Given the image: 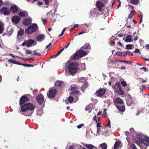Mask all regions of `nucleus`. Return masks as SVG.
<instances>
[{
  "label": "nucleus",
  "instance_id": "f257e3e1",
  "mask_svg": "<svg viewBox=\"0 0 149 149\" xmlns=\"http://www.w3.org/2000/svg\"><path fill=\"white\" fill-rule=\"evenodd\" d=\"M79 65L76 62L69 63L68 61L65 64V68L66 70H68L69 72L73 75L78 71Z\"/></svg>",
  "mask_w": 149,
  "mask_h": 149
},
{
  "label": "nucleus",
  "instance_id": "f03ea898",
  "mask_svg": "<svg viewBox=\"0 0 149 149\" xmlns=\"http://www.w3.org/2000/svg\"><path fill=\"white\" fill-rule=\"evenodd\" d=\"M87 54V52L83 50V49H80L77 50L71 57V59L72 60H77L79 58H81Z\"/></svg>",
  "mask_w": 149,
  "mask_h": 149
},
{
  "label": "nucleus",
  "instance_id": "7ed1b4c3",
  "mask_svg": "<svg viewBox=\"0 0 149 149\" xmlns=\"http://www.w3.org/2000/svg\"><path fill=\"white\" fill-rule=\"evenodd\" d=\"M35 108V106L32 103H28L24 104L22 105L21 108L22 111L26 112L28 110L33 111Z\"/></svg>",
  "mask_w": 149,
  "mask_h": 149
},
{
  "label": "nucleus",
  "instance_id": "20e7f679",
  "mask_svg": "<svg viewBox=\"0 0 149 149\" xmlns=\"http://www.w3.org/2000/svg\"><path fill=\"white\" fill-rule=\"evenodd\" d=\"M37 28L38 26L36 24H33L25 29V33L27 34H31L33 32L36 31Z\"/></svg>",
  "mask_w": 149,
  "mask_h": 149
},
{
  "label": "nucleus",
  "instance_id": "39448f33",
  "mask_svg": "<svg viewBox=\"0 0 149 149\" xmlns=\"http://www.w3.org/2000/svg\"><path fill=\"white\" fill-rule=\"evenodd\" d=\"M57 93V91L56 89L52 88L47 92V95L49 98L53 99L56 96Z\"/></svg>",
  "mask_w": 149,
  "mask_h": 149
},
{
  "label": "nucleus",
  "instance_id": "423d86ee",
  "mask_svg": "<svg viewBox=\"0 0 149 149\" xmlns=\"http://www.w3.org/2000/svg\"><path fill=\"white\" fill-rule=\"evenodd\" d=\"M106 91V89L104 88H100L96 91L94 94L97 97H102L104 95Z\"/></svg>",
  "mask_w": 149,
  "mask_h": 149
},
{
  "label": "nucleus",
  "instance_id": "0eeeda50",
  "mask_svg": "<svg viewBox=\"0 0 149 149\" xmlns=\"http://www.w3.org/2000/svg\"><path fill=\"white\" fill-rule=\"evenodd\" d=\"M114 89L115 91L118 94L122 95L124 94L120 83L117 82L116 83L114 86Z\"/></svg>",
  "mask_w": 149,
  "mask_h": 149
},
{
  "label": "nucleus",
  "instance_id": "6e6552de",
  "mask_svg": "<svg viewBox=\"0 0 149 149\" xmlns=\"http://www.w3.org/2000/svg\"><path fill=\"white\" fill-rule=\"evenodd\" d=\"M8 62H9L10 63H13L14 64H16L20 65H22L25 66V67H33L34 66V65H31V64H25L22 63H20L19 62L14 61V60H13L11 59H8Z\"/></svg>",
  "mask_w": 149,
  "mask_h": 149
},
{
  "label": "nucleus",
  "instance_id": "1a4fd4ad",
  "mask_svg": "<svg viewBox=\"0 0 149 149\" xmlns=\"http://www.w3.org/2000/svg\"><path fill=\"white\" fill-rule=\"evenodd\" d=\"M36 100L40 104H42L44 100V98L41 94L39 93L36 97Z\"/></svg>",
  "mask_w": 149,
  "mask_h": 149
},
{
  "label": "nucleus",
  "instance_id": "9d476101",
  "mask_svg": "<svg viewBox=\"0 0 149 149\" xmlns=\"http://www.w3.org/2000/svg\"><path fill=\"white\" fill-rule=\"evenodd\" d=\"M0 13H3L4 15H10V12L8 8L3 7L0 10Z\"/></svg>",
  "mask_w": 149,
  "mask_h": 149
},
{
  "label": "nucleus",
  "instance_id": "9b49d317",
  "mask_svg": "<svg viewBox=\"0 0 149 149\" xmlns=\"http://www.w3.org/2000/svg\"><path fill=\"white\" fill-rule=\"evenodd\" d=\"M29 99L25 95H23L21 97L19 101V104L20 105L24 103L25 102L29 101Z\"/></svg>",
  "mask_w": 149,
  "mask_h": 149
},
{
  "label": "nucleus",
  "instance_id": "f8f14e48",
  "mask_svg": "<svg viewBox=\"0 0 149 149\" xmlns=\"http://www.w3.org/2000/svg\"><path fill=\"white\" fill-rule=\"evenodd\" d=\"M96 6L100 11H102L104 8V4L100 1H97L96 3Z\"/></svg>",
  "mask_w": 149,
  "mask_h": 149
},
{
  "label": "nucleus",
  "instance_id": "ddd939ff",
  "mask_svg": "<svg viewBox=\"0 0 149 149\" xmlns=\"http://www.w3.org/2000/svg\"><path fill=\"white\" fill-rule=\"evenodd\" d=\"M71 95L72 96H74V98L77 100L78 99V95H80L81 93L80 92L77 90L74 91L72 92L71 93Z\"/></svg>",
  "mask_w": 149,
  "mask_h": 149
},
{
  "label": "nucleus",
  "instance_id": "4468645a",
  "mask_svg": "<svg viewBox=\"0 0 149 149\" xmlns=\"http://www.w3.org/2000/svg\"><path fill=\"white\" fill-rule=\"evenodd\" d=\"M123 100L119 97L116 98L114 100V103L116 106L117 105L123 104Z\"/></svg>",
  "mask_w": 149,
  "mask_h": 149
},
{
  "label": "nucleus",
  "instance_id": "2eb2a0df",
  "mask_svg": "<svg viewBox=\"0 0 149 149\" xmlns=\"http://www.w3.org/2000/svg\"><path fill=\"white\" fill-rule=\"evenodd\" d=\"M19 10V7L16 5L11 6L10 9V11L13 13H17Z\"/></svg>",
  "mask_w": 149,
  "mask_h": 149
},
{
  "label": "nucleus",
  "instance_id": "dca6fc26",
  "mask_svg": "<svg viewBox=\"0 0 149 149\" xmlns=\"http://www.w3.org/2000/svg\"><path fill=\"white\" fill-rule=\"evenodd\" d=\"M20 18L17 16H13L12 18V21L14 24H17L20 21Z\"/></svg>",
  "mask_w": 149,
  "mask_h": 149
},
{
  "label": "nucleus",
  "instance_id": "f3484780",
  "mask_svg": "<svg viewBox=\"0 0 149 149\" xmlns=\"http://www.w3.org/2000/svg\"><path fill=\"white\" fill-rule=\"evenodd\" d=\"M35 43L34 45H36V42H35V41L32 39H29L28 40H26V46L27 47H29L31 46L32 45L34 44Z\"/></svg>",
  "mask_w": 149,
  "mask_h": 149
},
{
  "label": "nucleus",
  "instance_id": "a211bd4d",
  "mask_svg": "<svg viewBox=\"0 0 149 149\" xmlns=\"http://www.w3.org/2000/svg\"><path fill=\"white\" fill-rule=\"evenodd\" d=\"M116 107L121 112H123L125 110V105L123 104L120 105H117Z\"/></svg>",
  "mask_w": 149,
  "mask_h": 149
},
{
  "label": "nucleus",
  "instance_id": "6ab92c4d",
  "mask_svg": "<svg viewBox=\"0 0 149 149\" xmlns=\"http://www.w3.org/2000/svg\"><path fill=\"white\" fill-rule=\"evenodd\" d=\"M145 138L146 139H141V142L146 145L149 146V138L147 136Z\"/></svg>",
  "mask_w": 149,
  "mask_h": 149
},
{
  "label": "nucleus",
  "instance_id": "aec40b11",
  "mask_svg": "<svg viewBox=\"0 0 149 149\" xmlns=\"http://www.w3.org/2000/svg\"><path fill=\"white\" fill-rule=\"evenodd\" d=\"M98 10L97 8H94L93 10L91 11L90 13L92 17H95V15H97L99 14V13H97Z\"/></svg>",
  "mask_w": 149,
  "mask_h": 149
},
{
  "label": "nucleus",
  "instance_id": "412c9836",
  "mask_svg": "<svg viewBox=\"0 0 149 149\" xmlns=\"http://www.w3.org/2000/svg\"><path fill=\"white\" fill-rule=\"evenodd\" d=\"M63 83V82L61 81H58L55 82V85L58 88L60 89L61 88L62 85V84Z\"/></svg>",
  "mask_w": 149,
  "mask_h": 149
},
{
  "label": "nucleus",
  "instance_id": "4be33fe9",
  "mask_svg": "<svg viewBox=\"0 0 149 149\" xmlns=\"http://www.w3.org/2000/svg\"><path fill=\"white\" fill-rule=\"evenodd\" d=\"M45 36L43 34H41L36 37V40L39 42H41L44 40L45 38Z\"/></svg>",
  "mask_w": 149,
  "mask_h": 149
},
{
  "label": "nucleus",
  "instance_id": "5701e85b",
  "mask_svg": "<svg viewBox=\"0 0 149 149\" xmlns=\"http://www.w3.org/2000/svg\"><path fill=\"white\" fill-rule=\"evenodd\" d=\"M4 25L0 21V34H2L4 30Z\"/></svg>",
  "mask_w": 149,
  "mask_h": 149
},
{
  "label": "nucleus",
  "instance_id": "b1692460",
  "mask_svg": "<svg viewBox=\"0 0 149 149\" xmlns=\"http://www.w3.org/2000/svg\"><path fill=\"white\" fill-rule=\"evenodd\" d=\"M31 23V21L29 19H25L23 21L24 25L26 26H28L30 25Z\"/></svg>",
  "mask_w": 149,
  "mask_h": 149
},
{
  "label": "nucleus",
  "instance_id": "393cba45",
  "mask_svg": "<svg viewBox=\"0 0 149 149\" xmlns=\"http://www.w3.org/2000/svg\"><path fill=\"white\" fill-rule=\"evenodd\" d=\"M74 100V98L72 96L69 97L68 99L67 100L65 101L67 104H69V103H72Z\"/></svg>",
  "mask_w": 149,
  "mask_h": 149
},
{
  "label": "nucleus",
  "instance_id": "a878e982",
  "mask_svg": "<svg viewBox=\"0 0 149 149\" xmlns=\"http://www.w3.org/2000/svg\"><path fill=\"white\" fill-rule=\"evenodd\" d=\"M133 102V100L132 98L131 97H129L127 101V105L129 106H131Z\"/></svg>",
  "mask_w": 149,
  "mask_h": 149
},
{
  "label": "nucleus",
  "instance_id": "bb28decb",
  "mask_svg": "<svg viewBox=\"0 0 149 149\" xmlns=\"http://www.w3.org/2000/svg\"><path fill=\"white\" fill-rule=\"evenodd\" d=\"M121 143L120 141H117L115 143L114 145V149H117V148L119 146Z\"/></svg>",
  "mask_w": 149,
  "mask_h": 149
},
{
  "label": "nucleus",
  "instance_id": "cd10ccee",
  "mask_svg": "<svg viewBox=\"0 0 149 149\" xmlns=\"http://www.w3.org/2000/svg\"><path fill=\"white\" fill-rule=\"evenodd\" d=\"M85 146L88 149H92L93 148H97V147L93 146V145L92 144H85Z\"/></svg>",
  "mask_w": 149,
  "mask_h": 149
},
{
  "label": "nucleus",
  "instance_id": "c85d7f7f",
  "mask_svg": "<svg viewBox=\"0 0 149 149\" xmlns=\"http://www.w3.org/2000/svg\"><path fill=\"white\" fill-rule=\"evenodd\" d=\"M81 48L83 49H91V46L88 43L87 44L85 45H84V46H83Z\"/></svg>",
  "mask_w": 149,
  "mask_h": 149
},
{
  "label": "nucleus",
  "instance_id": "c756f323",
  "mask_svg": "<svg viewBox=\"0 0 149 149\" xmlns=\"http://www.w3.org/2000/svg\"><path fill=\"white\" fill-rule=\"evenodd\" d=\"M135 12L134 10H132L130 14L129 15L128 18L129 19H131L132 18V17L134 15V13Z\"/></svg>",
  "mask_w": 149,
  "mask_h": 149
},
{
  "label": "nucleus",
  "instance_id": "7c9ffc66",
  "mask_svg": "<svg viewBox=\"0 0 149 149\" xmlns=\"http://www.w3.org/2000/svg\"><path fill=\"white\" fill-rule=\"evenodd\" d=\"M78 87L77 85L74 84H72L71 86V90L72 91L74 90H76L77 89Z\"/></svg>",
  "mask_w": 149,
  "mask_h": 149
},
{
  "label": "nucleus",
  "instance_id": "2f4dec72",
  "mask_svg": "<svg viewBox=\"0 0 149 149\" xmlns=\"http://www.w3.org/2000/svg\"><path fill=\"white\" fill-rule=\"evenodd\" d=\"M24 29H20L18 33V35L22 36L24 34Z\"/></svg>",
  "mask_w": 149,
  "mask_h": 149
},
{
  "label": "nucleus",
  "instance_id": "473e14b6",
  "mask_svg": "<svg viewBox=\"0 0 149 149\" xmlns=\"http://www.w3.org/2000/svg\"><path fill=\"white\" fill-rule=\"evenodd\" d=\"M132 40L131 39V37L130 35H128L127 36L125 40V41L126 42H132Z\"/></svg>",
  "mask_w": 149,
  "mask_h": 149
},
{
  "label": "nucleus",
  "instance_id": "72a5a7b5",
  "mask_svg": "<svg viewBox=\"0 0 149 149\" xmlns=\"http://www.w3.org/2000/svg\"><path fill=\"white\" fill-rule=\"evenodd\" d=\"M100 146L102 147V149H106L107 147V144L105 143L100 144Z\"/></svg>",
  "mask_w": 149,
  "mask_h": 149
},
{
  "label": "nucleus",
  "instance_id": "f704fd0d",
  "mask_svg": "<svg viewBox=\"0 0 149 149\" xmlns=\"http://www.w3.org/2000/svg\"><path fill=\"white\" fill-rule=\"evenodd\" d=\"M117 40H118L117 38L113 39L112 41L110 42V44L112 46H113V45H115L116 41Z\"/></svg>",
  "mask_w": 149,
  "mask_h": 149
},
{
  "label": "nucleus",
  "instance_id": "c9c22d12",
  "mask_svg": "<svg viewBox=\"0 0 149 149\" xmlns=\"http://www.w3.org/2000/svg\"><path fill=\"white\" fill-rule=\"evenodd\" d=\"M130 2L132 4L137 5L138 4L139 1L138 0H131Z\"/></svg>",
  "mask_w": 149,
  "mask_h": 149
},
{
  "label": "nucleus",
  "instance_id": "e433bc0d",
  "mask_svg": "<svg viewBox=\"0 0 149 149\" xmlns=\"http://www.w3.org/2000/svg\"><path fill=\"white\" fill-rule=\"evenodd\" d=\"M13 30L12 29H11L7 33V35L9 36H10L13 33Z\"/></svg>",
  "mask_w": 149,
  "mask_h": 149
},
{
  "label": "nucleus",
  "instance_id": "4c0bfd02",
  "mask_svg": "<svg viewBox=\"0 0 149 149\" xmlns=\"http://www.w3.org/2000/svg\"><path fill=\"white\" fill-rule=\"evenodd\" d=\"M26 13L23 12H20L19 13H18L19 15L21 17H24L25 16Z\"/></svg>",
  "mask_w": 149,
  "mask_h": 149
},
{
  "label": "nucleus",
  "instance_id": "58836bf2",
  "mask_svg": "<svg viewBox=\"0 0 149 149\" xmlns=\"http://www.w3.org/2000/svg\"><path fill=\"white\" fill-rule=\"evenodd\" d=\"M126 48L127 49H131L132 48V45H127L126 46Z\"/></svg>",
  "mask_w": 149,
  "mask_h": 149
},
{
  "label": "nucleus",
  "instance_id": "ea45409f",
  "mask_svg": "<svg viewBox=\"0 0 149 149\" xmlns=\"http://www.w3.org/2000/svg\"><path fill=\"white\" fill-rule=\"evenodd\" d=\"M64 49V48H63L61 50H60L55 55V56H58L62 52Z\"/></svg>",
  "mask_w": 149,
  "mask_h": 149
},
{
  "label": "nucleus",
  "instance_id": "a19ab883",
  "mask_svg": "<svg viewBox=\"0 0 149 149\" xmlns=\"http://www.w3.org/2000/svg\"><path fill=\"white\" fill-rule=\"evenodd\" d=\"M122 85L125 87L127 86V83L125 81H122L121 83Z\"/></svg>",
  "mask_w": 149,
  "mask_h": 149
},
{
  "label": "nucleus",
  "instance_id": "79ce46f5",
  "mask_svg": "<svg viewBox=\"0 0 149 149\" xmlns=\"http://www.w3.org/2000/svg\"><path fill=\"white\" fill-rule=\"evenodd\" d=\"M106 109H104L103 111V115L104 118L107 117V113H106Z\"/></svg>",
  "mask_w": 149,
  "mask_h": 149
},
{
  "label": "nucleus",
  "instance_id": "37998d69",
  "mask_svg": "<svg viewBox=\"0 0 149 149\" xmlns=\"http://www.w3.org/2000/svg\"><path fill=\"white\" fill-rule=\"evenodd\" d=\"M88 86V83L86 82L82 85V87L83 88H86Z\"/></svg>",
  "mask_w": 149,
  "mask_h": 149
},
{
  "label": "nucleus",
  "instance_id": "c03bdc74",
  "mask_svg": "<svg viewBox=\"0 0 149 149\" xmlns=\"http://www.w3.org/2000/svg\"><path fill=\"white\" fill-rule=\"evenodd\" d=\"M116 54L117 56H122L123 52H118L116 53Z\"/></svg>",
  "mask_w": 149,
  "mask_h": 149
},
{
  "label": "nucleus",
  "instance_id": "a18cd8bd",
  "mask_svg": "<svg viewBox=\"0 0 149 149\" xmlns=\"http://www.w3.org/2000/svg\"><path fill=\"white\" fill-rule=\"evenodd\" d=\"M36 4L38 6H41L43 5V3L42 1H38L36 2Z\"/></svg>",
  "mask_w": 149,
  "mask_h": 149
},
{
  "label": "nucleus",
  "instance_id": "49530a36",
  "mask_svg": "<svg viewBox=\"0 0 149 149\" xmlns=\"http://www.w3.org/2000/svg\"><path fill=\"white\" fill-rule=\"evenodd\" d=\"M131 147L132 149H137L136 148V146L133 143L131 145Z\"/></svg>",
  "mask_w": 149,
  "mask_h": 149
},
{
  "label": "nucleus",
  "instance_id": "de8ad7c7",
  "mask_svg": "<svg viewBox=\"0 0 149 149\" xmlns=\"http://www.w3.org/2000/svg\"><path fill=\"white\" fill-rule=\"evenodd\" d=\"M127 55H128L130 56H133V54L132 52H130V51H127Z\"/></svg>",
  "mask_w": 149,
  "mask_h": 149
},
{
  "label": "nucleus",
  "instance_id": "09e8293b",
  "mask_svg": "<svg viewBox=\"0 0 149 149\" xmlns=\"http://www.w3.org/2000/svg\"><path fill=\"white\" fill-rule=\"evenodd\" d=\"M127 54V51L126 52H123V55L122 56L125 57L126 56Z\"/></svg>",
  "mask_w": 149,
  "mask_h": 149
},
{
  "label": "nucleus",
  "instance_id": "8fccbe9b",
  "mask_svg": "<svg viewBox=\"0 0 149 149\" xmlns=\"http://www.w3.org/2000/svg\"><path fill=\"white\" fill-rule=\"evenodd\" d=\"M45 1V4L47 5H49V0H43Z\"/></svg>",
  "mask_w": 149,
  "mask_h": 149
},
{
  "label": "nucleus",
  "instance_id": "3c124183",
  "mask_svg": "<svg viewBox=\"0 0 149 149\" xmlns=\"http://www.w3.org/2000/svg\"><path fill=\"white\" fill-rule=\"evenodd\" d=\"M32 54L34 55H38V56H41V55L40 53H37L36 52L33 53Z\"/></svg>",
  "mask_w": 149,
  "mask_h": 149
},
{
  "label": "nucleus",
  "instance_id": "603ef678",
  "mask_svg": "<svg viewBox=\"0 0 149 149\" xmlns=\"http://www.w3.org/2000/svg\"><path fill=\"white\" fill-rule=\"evenodd\" d=\"M26 54H27L28 53L29 54H31L32 53V51L30 50H26Z\"/></svg>",
  "mask_w": 149,
  "mask_h": 149
},
{
  "label": "nucleus",
  "instance_id": "864d4df0",
  "mask_svg": "<svg viewBox=\"0 0 149 149\" xmlns=\"http://www.w3.org/2000/svg\"><path fill=\"white\" fill-rule=\"evenodd\" d=\"M9 56H11L13 58H16L18 57L17 56H14V55L13 54H9Z\"/></svg>",
  "mask_w": 149,
  "mask_h": 149
},
{
  "label": "nucleus",
  "instance_id": "5fc2aeb1",
  "mask_svg": "<svg viewBox=\"0 0 149 149\" xmlns=\"http://www.w3.org/2000/svg\"><path fill=\"white\" fill-rule=\"evenodd\" d=\"M124 63H125L130 64L132 63V62H130L128 61H124Z\"/></svg>",
  "mask_w": 149,
  "mask_h": 149
},
{
  "label": "nucleus",
  "instance_id": "6e6d98bb",
  "mask_svg": "<svg viewBox=\"0 0 149 149\" xmlns=\"http://www.w3.org/2000/svg\"><path fill=\"white\" fill-rule=\"evenodd\" d=\"M84 125V124H81L79 125H78L77 126V127L78 128H81L82 126H83Z\"/></svg>",
  "mask_w": 149,
  "mask_h": 149
},
{
  "label": "nucleus",
  "instance_id": "4d7b16f0",
  "mask_svg": "<svg viewBox=\"0 0 149 149\" xmlns=\"http://www.w3.org/2000/svg\"><path fill=\"white\" fill-rule=\"evenodd\" d=\"M134 53H140V50L138 49H136L133 52Z\"/></svg>",
  "mask_w": 149,
  "mask_h": 149
},
{
  "label": "nucleus",
  "instance_id": "13d9d810",
  "mask_svg": "<svg viewBox=\"0 0 149 149\" xmlns=\"http://www.w3.org/2000/svg\"><path fill=\"white\" fill-rule=\"evenodd\" d=\"M26 46V40H25L24 42L22 44V46H24L25 45Z\"/></svg>",
  "mask_w": 149,
  "mask_h": 149
},
{
  "label": "nucleus",
  "instance_id": "bf43d9fd",
  "mask_svg": "<svg viewBox=\"0 0 149 149\" xmlns=\"http://www.w3.org/2000/svg\"><path fill=\"white\" fill-rule=\"evenodd\" d=\"M101 126V124L100 123H97V127H100Z\"/></svg>",
  "mask_w": 149,
  "mask_h": 149
},
{
  "label": "nucleus",
  "instance_id": "052dcab7",
  "mask_svg": "<svg viewBox=\"0 0 149 149\" xmlns=\"http://www.w3.org/2000/svg\"><path fill=\"white\" fill-rule=\"evenodd\" d=\"M93 119L94 120L96 121V122H97V116L96 115H95L93 117Z\"/></svg>",
  "mask_w": 149,
  "mask_h": 149
},
{
  "label": "nucleus",
  "instance_id": "680f3d73",
  "mask_svg": "<svg viewBox=\"0 0 149 149\" xmlns=\"http://www.w3.org/2000/svg\"><path fill=\"white\" fill-rule=\"evenodd\" d=\"M66 149H73V148L72 146H70L68 147H66Z\"/></svg>",
  "mask_w": 149,
  "mask_h": 149
},
{
  "label": "nucleus",
  "instance_id": "e2e57ef3",
  "mask_svg": "<svg viewBox=\"0 0 149 149\" xmlns=\"http://www.w3.org/2000/svg\"><path fill=\"white\" fill-rule=\"evenodd\" d=\"M97 133L98 134H99L100 132V127H97Z\"/></svg>",
  "mask_w": 149,
  "mask_h": 149
},
{
  "label": "nucleus",
  "instance_id": "0e129e2a",
  "mask_svg": "<svg viewBox=\"0 0 149 149\" xmlns=\"http://www.w3.org/2000/svg\"><path fill=\"white\" fill-rule=\"evenodd\" d=\"M42 21H43V24H45L47 21V20L46 19H42Z\"/></svg>",
  "mask_w": 149,
  "mask_h": 149
},
{
  "label": "nucleus",
  "instance_id": "69168bd1",
  "mask_svg": "<svg viewBox=\"0 0 149 149\" xmlns=\"http://www.w3.org/2000/svg\"><path fill=\"white\" fill-rule=\"evenodd\" d=\"M78 26V24H75L74 26L72 28V29H74V28H75L76 27H77Z\"/></svg>",
  "mask_w": 149,
  "mask_h": 149
},
{
  "label": "nucleus",
  "instance_id": "338daca9",
  "mask_svg": "<svg viewBox=\"0 0 149 149\" xmlns=\"http://www.w3.org/2000/svg\"><path fill=\"white\" fill-rule=\"evenodd\" d=\"M139 17H140L141 18H142L143 16H142V13L141 12H139Z\"/></svg>",
  "mask_w": 149,
  "mask_h": 149
},
{
  "label": "nucleus",
  "instance_id": "774afa93",
  "mask_svg": "<svg viewBox=\"0 0 149 149\" xmlns=\"http://www.w3.org/2000/svg\"><path fill=\"white\" fill-rule=\"evenodd\" d=\"M145 86L144 85H143L142 86L141 88H140L141 90V91H143L145 89Z\"/></svg>",
  "mask_w": 149,
  "mask_h": 149
}]
</instances>
